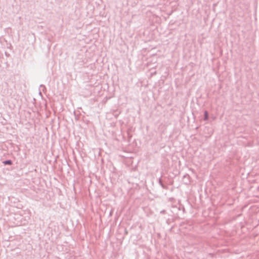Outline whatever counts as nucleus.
Returning a JSON list of instances; mask_svg holds the SVG:
<instances>
[{"mask_svg": "<svg viewBox=\"0 0 259 259\" xmlns=\"http://www.w3.org/2000/svg\"><path fill=\"white\" fill-rule=\"evenodd\" d=\"M5 164H12V162L11 160H7L3 162Z\"/></svg>", "mask_w": 259, "mask_h": 259, "instance_id": "1", "label": "nucleus"}, {"mask_svg": "<svg viewBox=\"0 0 259 259\" xmlns=\"http://www.w3.org/2000/svg\"><path fill=\"white\" fill-rule=\"evenodd\" d=\"M208 118V113L207 112H205V119H207Z\"/></svg>", "mask_w": 259, "mask_h": 259, "instance_id": "2", "label": "nucleus"}]
</instances>
